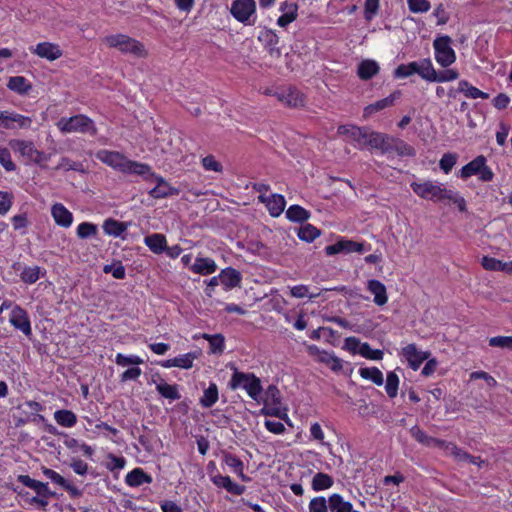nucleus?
<instances>
[{
    "instance_id": "1",
    "label": "nucleus",
    "mask_w": 512,
    "mask_h": 512,
    "mask_svg": "<svg viewBox=\"0 0 512 512\" xmlns=\"http://www.w3.org/2000/svg\"><path fill=\"white\" fill-rule=\"evenodd\" d=\"M337 133L343 136L346 142L360 150L366 148L378 150L384 142V133L373 131L368 127L346 124L339 126Z\"/></svg>"
},
{
    "instance_id": "2",
    "label": "nucleus",
    "mask_w": 512,
    "mask_h": 512,
    "mask_svg": "<svg viewBox=\"0 0 512 512\" xmlns=\"http://www.w3.org/2000/svg\"><path fill=\"white\" fill-rule=\"evenodd\" d=\"M96 158L112 169L127 175L138 176L149 171L148 164L131 160L119 151L101 149L96 152Z\"/></svg>"
},
{
    "instance_id": "3",
    "label": "nucleus",
    "mask_w": 512,
    "mask_h": 512,
    "mask_svg": "<svg viewBox=\"0 0 512 512\" xmlns=\"http://www.w3.org/2000/svg\"><path fill=\"white\" fill-rule=\"evenodd\" d=\"M103 43L108 48H114L123 54H128L135 58H145L148 52L143 43L126 35V34H111L103 38Z\"/></svg>"
},
{
    "instance_id": "4",
    "label": "nucleus",
    "mask_w": 512,
    "mask_h": 512,
    "mask_svg": "<svg viewBox=\"0 0 512 512\" xmlns=\"http://www.w3.org/2000/svg\"><path fill=\"white\" fill-rule=\"evenodd\" d=\"M57 128L64 134L68 133H81L96 135L97 128L92 119L83 114H78L72 117H62L56 123Z\"/></svg>"
},
{
    "instance_id": "5",
    "label": "nucleus",
    "mask_w": 512,
    "mask_h": 512,
    "mask_svg": "<svg viewBox=\"0 0 512 512\" xmlns=\"http://www.w3.org/2000/svg\"><path fill=\"white\" fill-rule=\"evenodd\" d=\"M8 145L14 153L19 154V156L25 160L40 165L41 167H44V163L50 159V155L39 151L30 140L14 138L9 140Z\"/></svg>"
},
{
    "instance_id": "6",
    "label": "nucleus",
    "mask_w": 512,
    "mask_h": 512,
    "mask_svg": "<svg viewBox=\"0 0 512 512\" xmlns=\"http://www.w3.org/2000/svg\"><path fill=\"white\" fill-rule=\"evenodd\" d=\"M229 386L232 390L238 388L244 389L249 397L255 401H259L262 393L261 381L258 377L254 374L239 372L237 370L233 373Z\"/></svg>"
},
{
    "instance_id": "7",
    "label": "nucleus",
    "mask_w": 512,
    "mask_h": 512,
    "mask_svg": "<svg viewBox=\"0 0 512 512\" xmlns=\"http://www.w3.org/2000/svg\"><path fill=\"white\" fill-rule=\"evenodd\" d=\"M411 188L420 198L434 202L446 200V197L451 196V189H447L443 184L430 180L425 182H412Z\"/></svg>"
},
{
    "instance_id": "8",
    "label": "nucleus",
    "mask_w": 512,
    "mask_h": 512,
    "mask_svg": "<svg viewBox=\"0 0 512 512\" xmlns=\"http://www.w3.org/2000/svg\"><path fill=\"white\" fill-rule=\"evenodd\" d=\"M144 181L154 182L156 185L149 191V195L154 199H163L170 196H175L180 193L179 189L173 187L162 176L156 174L149 165V171L145 174H139Z\"/></svg>"
},
{
    "instance_id": "9",
    "label": "nucleus",
    "mask_w": 512,
    "mask_h": 512,
    "mask_svg": "<svg viewBox=\"0 0 512 512\" xmlns=\"http://www.w3.org/2000/svg\"><path fill=\"white\" fill-rule=\"evenodd\" d=\"M473 175H477L479 180L489 182L493 179L494 173L486 164V158L482 155L477 156L460 170V177L467 179Z\"/></svg>"
},
{
    "instance_id": "10",
    "label": "nucleus",
    "mask_w": 512,
    "mask_h": 512,
    "mask_svg": "<svg viewBox=\"0 0 512 512\" xmlns=\"http://www.w3.org/2000/svg\"><path fill=\"white\" fill-rule=\"evenodd\" d=\"M436 62L442 67H449L456 61V54L451 47L449 36L437 37L433 42Z\"/></svg>"
},
{
    "instance_id": "11",
    "label": "nucleus",
    "mask_w": 512,
    "mask_h": 512,
    "mask_svg": "<svg viewBox=\"0 0 512 512\" xmlns=\"http://www.w3.org/2000/svg\"><path fill=\"white\" fill-rule=\"evenodd\" d=\"M230 12L237 21L245 25L254 24L256 2L255 0H235L231 4Z\"/></svg>"
},
{
    "instance_id": "12",
    "label": "nucleus",
    "mask_w": 512,
    "mask_h": 512,
    "mask_svg": "<svg viewBox=\"0 0 512 512\" xmlns=\"http://www.w3.org/2000/svg\"><path fill=\"white\" fill-rule=\"evenodd\" d=\"M31 124L32 119L28 116L9 110L0 111V129H29Z\"/></svg>"
},
{
    "instance_id": "13",
    "label": "nucleus",
    "mask_w": 512,
    "mask_h": 512,
    "mask_svg": "<svg viewBox=\"0 0 512 512\" xmlns=\"http://www.w3.org/2000/svg\"><path fill=\"white\" fill-rule=\"evenodd\" d=\"M9 323L25 336L32 334L31 322L28 313L19 305L12 307L9 314Z\"/></svg>"
},
{
    "instance_id": "14",
    "label": "nucleus",
    "mask_w": 512,
    "mask_h": 512,
    "mask_svg": "<svg viewBox=\"0 0 512 512\" xmlns=\"http://www.w3.org/2000/svg\"><path fill=\"white\" fill-rule=\"evenodd\" d=\"M383 154L395 151L400 156H413L414 149L404 141L384 134V142L379 149Z\"/></svg>"
},
{
    "instance_id": "15",
    "label": "nucleus",
    "mask_w": 512,
    "mask_h": 512,
    "mask_svg": "<svg viewBox=\"0 0 512 512\" xmlns=\"http://www.w3.org/2000/svg\"><path fill=\"white\" fill-rule=\"evenodd\" d=\"M308 351L318 362L326 364L332 371L339 372L343 369V361L334 353L320 350L315 345H310Z\"/></svg>"
},
{
    "instance_id": "16",
    "label": "nucleus",
    "mask_w": 512,
    "mask_h": 512,
    "mask_svg": "<svg viewBox=\"0 0 512 512\" xmlns=\"http://www.w3.org/2000/svg\"><path fill=\"white\" fill-rule=\"evenodd\" d=\"M279 102L291 108H297L304 105V95L296 88L287 87L280 89L273 94Z\"/></svg>"
},
{
    "instance_id": "17",
    "label": "nucleus",
    "mask_w": 512,
    "mask_h": 512,
    "mask_svg": "<svg viewBox=\"0 0 512 512\" xmlns=\"http://www.w3.org/2000/svg\"><path fill=\"white\" fill-rule=\"evenodd\" d=\"M29 50L39 58L46 59L51 62L61 58L63 55V51L58 44L48 41L40 42L37 45L30 47Z\"/></svg>"
},
{
    "instance_id": "18",
    "label": "nucleus",
    "mask_w": 512,
    "mask_h": 512,
    "mask_svg": "<svg viewBox=\"0 0 512 512\" xmlns=\"http://www.w3.org/2000/svg\"><path fill=\"white\" fill-rule=\"evenodd\" d=\"M402 355L413 370H417L430 356L428 351L418 350L416 345L409 344L402 349Z\"/></svg>"
},
{
    "instance_id": "19",
    "label": "nucleus",
    "mask_w": 512,
    "mask_h": 512,
    "mask_svg": "<svg viewBox=\"0 0 512 512\" xmlns=\"http://www.w3.org/2000/svg\"><path fill=\"white\" fill-rule=\"evenodd\" d=\"M51 216L55 224L62 228H70L73 224V214L62 203H55L51 206Z\"/></svg>"
},
{
    "instance_id": "20",
    "label": "nucleus",
    "mask_w": 512,
    "mask_h": 512,
    "mask_svg": "<svg viewBox=\"0 0 512 512\" xmlns=\"http://www.w3.org/2000/svg\"><path fill=\"white\" fill-rule=\"evenodd\" d=\"M363 251V244L354 242L351 240H339L333 245H329L325 247V253L328 256H332L338 253H351V252H358L361 253Z\"/></svg>"
},
{
    "instance_id": "21",
    "label": "nucleus",
    "mask_w": 512,
    "mask_h": 512,
    "mask_svg": "<svg viewBox=\"0 0 512 512\" xmlns=\"http://www.w3.org/2000/svg\"><path fill=\"white\" fill-rule=\"evenodd\" d=\"M259 201L264 203L272 217L279 216L285 209L286 201L284 196L273 194L271 196L259 195Z\"/></svg>"
},
{
    "instance_id": "22",
    "label": "nucleus",
    "mask_w": 512,
    "mask_h": 512,
    "mask_svg": "<svg viewBox=\"0 0 512 512\" xmlns=\"http://www.w3.org/2000/svg\"><path fill=\"white\" fill-rule=\"evenodd\" d=\"M367 290L373 295V302L377 306H384L388 302L386 286L376 279L367 282Z\"/></svg>"
},
{
    "instance_id": "23",
    "label": "nucleus",
    "mask_w": 512,
    "mask_h": 512,
    "mask_svg": "<svg viewBox=\"0 0 512 512\" xmlns=\"http://www.w3.org/2000/svg\"><path fill=\"white\" fill-rule=\"evenodd\" d=\"M401 96L400 91H395L391 93L386 98H383L381 100H378L364 108V116L368 117L372 114L379 112L385 108L391 107L397 99H399Z\"/></svg>"
},
{
    "instance_id": "24",
    "label": "nucleus",
    "mask_w": 512,
    "mask_h": 512,
    "mask_svg": "<svg viewBox=\"0 0 512 512\" xmlns=\"http://www.w3.org/2000/svg\"><path fill=\"white\" fill-rule=\"evenodd\" d=\"M216 262L209 257H196L194 263L190 266V270L199 275H209L217 270Z\"/></svg>"
},
{
    "instance_id": "25",
    "label": "nucleus",
    "mask_w": 512,
    "mask_h": 512,
    "mask_svg": "<svg viewBox=\"0 0 512 512\" xmlns=\"http://www.w3.org/2000/svg\"><path fill=\"white\" fill-rule=\"evenodd\" d=\"M280 11L282 15L278 18L277 24L280 27H286L297 18L298 6L293 2H283L280 5Z\"/></svg>"
},
{
    "instance_id": "26",
    "label": "nucleus",
    "mask_w": 512,
    "mask_h": 512,
    "mask_svg": "<svg viewBox=\"0 0 512 512\" xmlns=\"http://www.w3.org/2000/svg\"><path fill=\"white\" fill-rule=\"evenodd\" d=\"M152 481V476L147 474L142 468H134L125 477V482L130 487H139L143 484H150Z\"/></svg>"
},
{
    "instance_id": "27",
    "label": "nucleus",
    "mask_w": 512,
    "mask_h": 512,
    "mask_svg": "<svg viewBox=\"0 0 512 512\" xmlns=\"http://www.w3.org/2000/svg\"><path fill=\"white\" fill-rule=\"evenodd\" d=\"M18 481L22 483L24 486L33 489L38 496L40 497H49L53 494L50 492L48 484L40 482L38 480L32 479L28 475H19Z\"/></svg>"
},
{
    "instance_id": "28",
    "label": "nucleus",
    "mask_w": 512,
    "mask_h": 512,
    "mask_svg": "<svg viewBox=\"0 0 512 512\" xmlns=\"http://www.w3.org/2000/svg\"><path fill=\"white\" fill-rule=\"evenodd\" d=\"M210 479L214 485L224 488L232 494L241 495L244 492V487L234 483L229 476L215 474Z\"/></svg>"
},
{
    "instance_id": "29",
    "label": "nucleus",
    "mask_w": 512,
    "mask_h": 512,
    "mask_svg": "<svg viewBox=\"0 0 512 512\" xmlns=\"http://www.w3.org/2000/svg\"><path fill=\"white\" fill-rule=\"evenodd\" d=\"M380 67L375 60H362L357 67V75L361 80H370L379 73Z\"/></svg>"
},
{
    "instance_id": "30",
    "label": "nucleus",
    "mask_w": 512,
    "mask_h": 512,
    "mask_svg": "<svg viewBox=\"0 0 512 512\" xmlns=\"http://www.w3.org/2000/svg\"><path fill=\"white\" fill-rule=\"evenodd\" d=\"M220 282L225 290H230L240 285L241 274L233 268H225L219 274Z\"/></svg>"
},
{
    "instance_id": "31",
    "label": "nucleus",
    "mask_w": 512,
    "mask_h": 512,
    "mask_svg": "<svg viewBox=\"0 0 512 512\" xmlns=\"http://www.w3.org/2000/svg\"><path fill=\"white\" fill-rule=\"evenodd\" d=\"M415 65L416 74L426 81L435 82L437 71L429 58L415 61Z\"/></svg>"
},
{
    "instance_id": "32",
    "label": "nucleus",
    "mask_w": 512,
    "mask_h": 512,
    "mask_svg": "<svg viewBox=\"0 0 512 512\" xmlns=\"http://www.w3.org/2000/svg\"><path fill=\"white\" fill-rule=\"evenodd\" d=\"M438 448L442 449L446 456L452 457L455 461L459 463L466 461V459L468 458V452L458 447L453 442L441 440V444L439 445Z\"/></svg>"
},
{
    "instance_id": "33",
    "label": "nucleus",
    "mask_w": 512,
    "mask_h": 512,
    "mask_svg": "<svg viewBox=\"0 0 512 512\" xmlns=\"http://www.w3.org/2000/svg\"><path fill=\"white\" fill-rule=\"evenodd\" d=\"M146 246L155 254H161L165 251L167 241L166 237L160 233H154L144 238Z\"/></svg>"
},
{
    "instance_id": "34",
    "label": "nucleus",
    "mask_w": 512,
    "mask_h": 512,
    "mask_svg": "<svg viewBox=\"0 0 512 512\" xmlns=\"http://www.w3.org/2000/svg\"><path fill=\"white\" fill-rule=\"evenodd\" d=\"M411 436L419 443L427 446V447H439L441 444V439H437L427 435L423 430H421L418 426H413L410 429Z\"/></svg>"
},
{
    "instance_id": "35",
    "label": "nucleus",
    "mask_w": 512,
    "mask_h": 512,
    "mask_svg": "<svg viewBox=\"0 0 512 512\" xmlns=\"http://www.w3.org/2000/svg\"><path fill=\"white\" fill-rule=\"evenodd\" d=\"M45 274L46 271L39 266H27L21 271L20 278L26 284H33Z\"/></svg>"
},
{
    "instance_id": "36",
    "label": "nucleus",
    "mask_w": 512,
    "mask_h": 512,
    "mask_svg": "<svg viewBox=\"0 0 512 512\" xmlns=\"http://www.w3.org/2000/svg\"><path fill=\"white\" fill-rule=\"evenodd\" d=\"M54 419L58 425L66 428L74 427L77 423V416L74 412L61 409L54 412Z\"/></svg>"
},
{
    "instance_id": "37",
    "label": "nucleus",
    "mask_w": 512,
    "mask_h": 512,
    "mask_svg": "<svg viewBox=\"0 0 512 512\" xmlns=\"http://www.w3.org/2000/svg\"><path fill=\"white\" fill-rule=\"evenodd\" d=\"M223 460L224 463L243 481L248 480V478L244 474V463L238 457L230 453H224Z\"/></svg>"
},
{
    "instance_id": "38",
    "label": "nucleus",
    "mask_w": 512,
    "mask_h": 512,
    "mask_svg": "<svg viewBox=\"0 0 512 512\" xmlns=\"http://www.w3.org/2000/svg\"><path fill=\"white\" fill-rule=\"evenodd\" d=\"M361 378L371 381L377 386L384 383L383 373L377 367H362L358 371Z\"/></svg>"
},
{
    "instance_id": "39",
    "label": "nucleus",
    "mask_w": 512,
    "mask_h": 512,
    "mask_svg": "<svg viewBox=\"0 0 512 512\" xmlns=\"http://www.w3.org/2000/svg\"><path fill=\"white\" fill-rule=\"evenodd\" d=\"M458 91L463 93L467 98L471 99H487L489 95L481 90H479L477 87H474L466 80H461L458 83Z\"/></svg>"
},
{
    "instance_id": "40",
    "label": "nucleus",
    "mask_w": 512,
    "mask_h": 512,
    "mask_svg": "<svg viewBox=\"0 0 512 512\" xmlns=\"http://www.w3.org/2000/svg\"><path fill=\"white\" fill-rule=\"evenodd\" d=\"M156 390L162 397L169 399L171 401L178 400L181 398V395L178 391V386L168 384L163 380L156 384Z\"/></svg>"
},
{
    "instance_id": "41",
    "label": "nucleus",
    "mask_w": 512,
    "mask_h": 512,
    "mask_svg": "<svg viewBox=\"0 0 512 512\" xmlns=\"http://www.w3.org/2000/svg\"><path fill=\"white\" fill-rule=\"evenodd\" d=\"M7 87L18 94H26L32 88L31 84L23 76L10 77Z\"/></svg>"
},
{
    "instance_id": "42",
    "label": "nucleus",
    "mask_w": 512,
    "mask_h": 512,
    "mask_svg": "<svg viewBox=\"0 0 512 512\" xmlns=\"http://www.w3.org/2000/svg\"><path fill=\"white\" fill-rule=\"evenodd\" d=\"M219 398L218 387L215 383H210L209 387L204 390L203 396L200 398V404L204 408L212 407Z\"/></svg>"
},
{
    "instance_id": "43",
    "label": "nucleus",
    "mask_w": 512,
    "mask_h": 512,
    "mask_svg": "<svg viewBox=\"0 0 512 512\" xmlns=\"http://www.w3.org/2000/svg\"><path fill=\"white\" fill-rule=\"evenodd\" d=\"M333 478L325 473H316L312 479L311 486L316 492L329 489L333 486Z\"/></svg>"
},
{
    "instance_id": "44",
    "label": "nucleus",
    "mask_w": 512,
    "mask_h": 512,
    "mask_svg": "<svg viewBox=\"0 0 512 512\" xmlns=\"http://www.w3.org/2000/svg\"><path fill=\"white\" fill-rule=\"evenodd\" d=\"M286 217L293 222H302L310 218V212L299 205H292L287 209Z\"/></svg>"
},
{
    "instance_id": "45",
    "label": "nucleus",
    "mask_w": 512,
    "mask_h": 512,
    "mask_svg": "<svg viewBox=\"0 0 512 512\" xmlns=\"http://www.w3.org/2000/svg\"><path fill=\"white\" fill-rule=\"evenodd\" d=\"M105 234L118 237L126 231V225L114 219H106L103 223Z\"/></svg>"
},
{
    "instance_id": "46",
    "label": "nucleus",
    "mask_w": 512,
    "mask_h": 512,
    "mask_svg": "<svg viewBox=\"0 0 512 512\" xmlns=\"http://www.w3.org/2000/svg\"><path fill=\"white\" fill-rule=\"evenodd\" d=\"M98 233V226L91 222H82L76 228V235L80 239L95 237Z\"/></svg>"
},
{
    "instance_id": "47",
    "label": "nucleus",
    "mask_w": 512,
    "mask_h": 512,
    "mask_svg": "<svg viewBox=\"0 0 512 512\" xmlns=\"http://www.w3.org/2000/svg\"><path fill=\"white\" fill-rule=\"evenodd\" d=\"M290 294L295 298H305L309 299L317 298L321 295V291H310L309 287L303 284L296 285L290 288Z\"/></svg>"
},
{
    "instance_id": "48",
    "label": "nucleus",
    "mask_w": 512,
    "mask_h": 512,
    "mask_svg": "<svg viewBox=\"0 0 512 512\" xmlns=\"http://www.w3.org/2000/svg\"><path fill=\"white\" fill-rule=\"evenodd\" d=\"M258 40L263 42L270 50H273L279 43V37L271 29L262 30L258 35Z\"/></svg>"
},
{
    "instance_id": "49",
    "label": "nucleus",
    "mask_w": 512,
    "mask_h": 512,
    "mask_svg": "<svg viewBox=\"0 0 512 512\" xmlns=\"http://www.w3.org/2000/svg\"><path fill=\"white\" fill-rule=\"evenodd\" d=\"M297 235L303 241L312 242L320 235V231L311 224H305L299 228Z\"/></svg>"
},
{
    "instance_id": "50",
    "label": "nucleus",
    "mask_w": 512,
    "mask_h": 512,
    "mask_svg": "<svg viewBox=\"0 0 512 512\" xmlns=\"http://www.w3.org/2000/svg\"><path fill=\"white\" fill-rule=\"evenodd\" d=\"M115 363L118 366L126 367V366H138L144 363V360L137 355H124L122 353L116 354Z\"/></svg>"
},
{
    "instance_id": "51",
    "label": "nucleus",
    "mask_w": 512,
    "mask_h": 512,
    "mask_svg": "<svg viewBox=\"0 0 512 512\" xmlns=\"http://www.w3.org/2000/svg\"><path fill=\"white\" fill-rule=\"evenodd\" d=\"M399 377L395 372H389L387 374L385 391L390 398H395L398 393Z\"/></svg>"
},
{
    "instance_id": "52",
    "label": "nucleus",
    "mask_w": 512,
    "mask_h": 512,
    "mask_svg": "<svg viewBox=\"0 0 512 512\" xmlns=\"http://www.w3.org/2000/svg\"><path fill=\"white\" fill-rule=\"evenodd\" d=\"M309 512H328L330 510V500L322 497H314L310 500L308 505Z\"/></svg>"
},
{
    "instance_id": "53",
    "label": "nucleus",
    "mask_w": 512,
    "mask_h": 512,
    "mask_svg": "<svg viewBox=\"0 0 512 512\" xmlns=\"http://www.w3.org/2000/svg\"><path fill=\"white\" fill-rule=\"evenodd\" d=\"M204 338L209 341L210 351L212 353H222L225 347L224 337L220 334L204 335Z\"/></svg>"
},
{
    "instance_id": "54",
    "label": "nucleus",
    "mask_w": 512,
    "mask_h": 512,
    "mask_svg": "<svg viewBox=\"0 0 512 512\" xmlns=\"http://www.w3.org/2000/svg\"><path fill=\"white\" fill-rule=\"evenodd\" d=\"M359 355H361L362 357H364L366 359L378 361L383 358L384 353L382 350L372 349L368 343L364 342L361 345V350H360Z\"/></svg>"
},
{
    "instance_id": "55",
    "label": "nucleus",
    "mask_w": 512,
    "mask_h": 512,
    "mask_svg": "<svg viewBox=\"0 0 512 512\" xmlns=\"http://www.w3.org/2000/svg\"><path fill=\"white\" fill-rule=\"evenodd\" d=\"M0 164L7 172L16 170V165L12 160L10 151L6 147L0 146Z\"/></svg>"
},
{
    "instance_id": "56",
    "label": "nucleus",
    "mask_w": 512,
    "mask_h": 512,
    "mask_svg": "<svg viewBox=\"0 0 512 512\" xmlns=\"http://www.w3.org/2000/svg\"><path fill=\"white\" fill-rule=\"evenodd\" d=\"M413 74H416L415 61L408 64H401L394 71V77L399 79L407 78Z\"/></svg>"
},
{
    "instance_id": "57",
    "label": "nucleus",
    "mask_w": 512,
    "mask_h": 512,
    "mask_svg": "<svg viewBox=\"0 0 512 512\" xmlns=\"http://www.w3.org/2000/svg\"><path fill=\"white\" fill-rule=\"evenodd\" d=\"M196 359V355L194 353H186L183 355H179L174 358L175 367L182 369H190L193 366V362Z\"/></svg>"
},
{
    "instance_id": "58",
    "label": "nucleus",
    "mask_w": 512,
    "mask_h": 512,
    "mask_svg": "<svg viewBox=\"0 0 512 512\" xmlns=\"http://www.w3.org/2000/svg\"><path fill=\"white\" fill-rule=\"evenodd\" d=\"M491 347H499L512 350V336H495L489 339Z\"/></svg>"
},
{
    "instance_id": "59",
    "label": "nucleus",
    "mask_w": 512,
    "mask_h": 512,
    "mask_svg": "<svg viewBox=\"0 0 512 512\" xmlns=\"http://www.w3.org/2000/svg\"><path fill=\"white\" fill-rule=\"evenodd\" d=\"M457 162V155L454 153H446L442 156L439 162L440 168L444 173L448 174Z\"/></svg>"
},
{
    "instance_id": "60",
    "label": "nucleus",
    "mask_w": 512,
    "mask_h": 512,
    "mask_svg": "<svg viewBox=\"0 0 512 512\" xmlns=\"http://www.w3.org/2000/svg\"><path fill=\"white\" fill-rule=\"evenodd\" d=\"M108 462L106 463V468L110 471L122 470L125 467L126 460L123 457H118L114 454L107 455Z\"/></svg>"
},
{
    "instance_id": "61",
    "label": "nucleus",
    "mask_w": 512,
    "mask_h": 512,
    "mask_svg": "<svg viewBox=\"0 0 512 512\" xmlns=\"http://www.w3.org/2000/svg\"><path fill=\"white\" fill-rule=\"evenodd\" d=\"M362 344H363V342H361L356 337H353V336L347 337L344 340L343 349L347 350L348 352H350L353 355L359 354Z\"/></svg>"
},
{
    "instance_id": "62",
    "label": "nucleus",
    "mask_w": 512,
    "mask_h": 512,
    "mask_svg": "<svg viewBox=\"0 0 512 512\" xmlns=\"http://www.w3.org/2000/svg\"><path fill=\"white\" fill-rule=\"evenodd\" d=\"M407 3L413 13H425L431 7L428 0H407Z\"/></svg>"
},
{
    "instance_id": "63",
    "label": "nucleus",
    "mask_w": 512,
    "mask_h": 512,
    "mask_svg": "<svg viewBox=\"0 0 512 512\" xmlns=\"http://www.w3.org/2000/svg\"><path fill=\"white\" fill-rule=\"evenodd\" d=\"M459 73L455 69H446L436 73L435 82L444 83L458 79Z\"/></svg>"
},
{
    "instance_id": "64",
    "label": "nucleus",
    "mask_w": 512,
    "mask_h": 512,
    "mask_svg": "<svg viewBox=\"0 0 512 512\" xmlns=\"http://www.w3.org/2000/svg\"><path fill=\"white\" fill-rule=\"evenodd\" d=\"M380 0H366L364 4L365 19L370 21L376 14L379 8Z\"/></svg>"
}]
</instances>
